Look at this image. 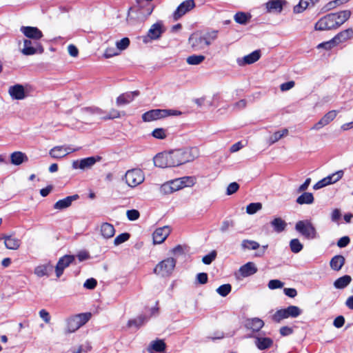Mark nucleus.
<instances>
[{
  "label": "nucleus",
  "mask_w": 353,
  "mask_h": 353,
  "mask_svg": "<svg viewBox=\"0 0 353 353\" xmlns=\"http://www.w3.org/2000/svg\"><path fill=\"white\" fill-rule=\"evenodd\" d=\"M90 316V313H81L68 317L65 320L64 334L68 335L75 332L89 321Z\"/></svg>",
  "instance_id": "nucleus-1"
},
{
  "label": "nucleus",
  "mask_w": 353,
  "mask_h": 353,
  "mask_svg": "<svg viewBox=\"0 0 353 353\" xmlns=\"http://www.w3.org/2000/svg\"><path fill=\"white\" fill-rule=\"evenodd\" d=\"M295 230L307 239L312 240L319 238V234L311 220L305 219L297 221Z\"/></svg>",
  "instance_id": "nucleus-2"
},
{
  "label": "nucleus",
  "mask_w": 353,
  "mask_h": 353,
  "mask_svg": "<svg viewBox=\"0 0 353 353\" xmlns=\"http://www.w3.org/2000/svg\"><path fill=\"white\" fill-rule=\"evenodd\" d=\"M181 112L177 110L154 109L143 114L142 119L145 122H150L167 117L170 115H179Z\"/></svg>",
  "instance_id": "nucleus-3"
},
{
  "label": "nucleus",
  "mask_w": 353,
  "mask_h": 353,
  "mask_svg": "<svg viewBox=\"0 0 353 353\" xmlns=\"http://www.w3.org/2000/svg\"><path fill=\"white\" fill-rule=\"evenodd\" d=\"M176 265V260L173 258H167L159 262L154 269V272L162 277L171 275Z\"/></svg>",
  "instance_id": "nucleus-4"
},
{
  "label": "nucleus",
  "mask_w": 353,
  "mask_h": 353,
  "mask_svg": "<svg viewBox=\"0 0 353 353\" xmlns=\"http://www.w3.org/2000/svg\"><path fill=\"white\" fill-rule=\"evenodd\" d=\"M124 179L129 187L135 188L144 181L145 175L141 169L134 168L125 172Z\"/></svg>",
  "instance_id": "nucleus-5"
},
{
  "label": "nucleus",
  "mask_w": 353,
  "mask_h": 353,
  "mask_svg": "<svg viewBox=\"0 0 353 353\" xmlns=\"http://www.w3.org/2000/svg\"><path fill=\"white\" fill-rule=\"evenodd\" d=\"M301 314V310L295 305H290L285 309H281L275 312L272 319L276 322L289 317L296 318Z\"/></svg>",
  "instance_id": "nucleus-6"
},
{
  "label": "nucleus",
  "mask_w": 353,
  "mask_h": 353,
  "mask_svg": "<svg viewBox=\"0 0 353 353\" xmlns=\"http://www.w3.org/2000/svg\"><path fill=\"white\" fill-rule=\"evenodd\" d=\"M43 49L39 41L24 39L23 41V48L21 52L23 54L29 56L37 53H42Z\"/></svg>",
  "instance_id": "nucleus-7"
},
{
  "label": "nucleus",
  "mask_w": 353,
  "mask_h": 353,
  "mask_svg": "<svg viewBox=\"0 0 353 353\" xmlns=\"http://www.w3.org/2000/svg\"><path fill=\"white\" fill-rule=\"evenodd\" d=\"M343 174V170H338L319 181L314 185L313 189L317 190L328 185L335 183L342 179Z\"/></svg>",
  "instance_id": "nucleus-8"
},
{
  "label": "nucleus",
  "mask_w": 353,
  "mask_h": 353,
  "mask_svg": "<svg viewBox=\"0 0 353 353\" xmlns=\"http://www.w3.org/2000/svg\"><path fill=\"white\" fill-rule=\"evenodd\" d=\"M100 157H90L80 160H75L72 163L73 169L85 170L90 169L97 161L101 160Z\"/></svg>",
  "instance_id": "nucleus-9"
},
{
  "label": "nucleus",
  "mask_w": 353,
  "mask_h": 353,
  "mask_svg": "<svg viewBox=\"0 0 353 353\" xmlns=\"http://www.w3.org/2000/svg\"><path fill=\"white\" fill-rule=\"evenodd\" d=\"M335 29L331 13L323 16L314 24V30L316 31H326Z\"/></svg>",
  "instance_id": "nucleus-10"
},
{
  "label": "nucleus",
  "mask_w": 353,
  "mask_h": 353,
  "mask_svg": "<svg viewBox=\"0 0 353 353\" xmlns=\"http://www.w3.org/2000/svg\"><path fill=\"white\" fill-rule=\"evenodd\" d=\"M165 30L161 22L154 23L149 29L147 36L144 37L143 41L147 43L148 42V39L156 40L159 39Z\"/></svg>",
  "instance_id": "nucleus-11"
},
{
  "label": "nucleus",
  "mask_w": 353,
  "mask_h": 353,
  "mask_svg": "<svg viewBox=\"0 0 353 353\" xmlns=\"http://www.w3.org/2000/svg\"><path fill=\"white\" fill-rule=\"evenodd\" d=\"M207 43L203 34H201L194 33L189 38V43L195 51L204 49L208 46Z\"/></svg>",
  "instance_id": "nucleus-12"
},
{
  "label": "nucleus",
  "mask_w": 353,
  "mask_h": 353,
  "mask_svg": "<svg viewBox=\"0 0 353 353\" xmlns=\"http://www.w3.org/2000/svg\"><path fill=\"white\" fill-rule=\"evenodd\" d=\"M195 7L194 0H186L183 1L176 8L173 14L174 19L178 20L187 12L192 10Z\"/></svg>",
  "instance_id": "nucleus-13"
},
{
  "label": "nucleus",
  "mask_w": 353,
  "mask_h": 353,
  "mask_svg": "<svg viewBox=\"0 0 353 353\" xmlns=\"http://www.w3.org/2000/svg\"><path fill=\"white\" fill-rule=\"evenodd\" d=\"M74 261L73 255H65L59 259L55 267L57 277L59 278L63 273L64 270Z\"/></svg>",
  "instance_id": "nucleus-14"
},
{
  "label": "nucleus",
  "mask_w": 353,
  "mask_h": 353,
  "mask_svg": "<svg viewBox=\"0 0 353 353\" xmlns=\"http://www.w3.org/2000/svg\"><path fill=\"white\" fill-rule=\"evenodd\" d=\"M20 31L28 39L39 41L43 37L42 32L37 27L21 26Z\"/></svg>",
  "instance_id": "nucleus-15"
},
{
  "label": "nucleus",
  "mask_w": 353,
  "mask_h": 353,
  "mask_svg": "<svg viewBox=\"0 0 353 353\" xmlns=\"http://www.w3.org/2000/svg\"><path fill=\"white\" fill-rule=\"evenodd\" d=\"M254 339V345L260 350L269 349L273 345V340L260 334L252 336Z\"/></svg>",
  "instance_id": "nucleus-16"
},
{
  "label": "nucleus",
  "mask_w": 353,
  "mask_h": 353,
  "mask_svg": "<svg viewBox=\"0 0 353 353\" xmlns=\"http://www.w3.org/2000/svg\"><path fill=\"white\" fill-rule=\"evenodd\" d=\"M337 114V110L329 111L316 123L313 125L311 130H319L324 126H326L336 117Z\"/></svg>",
  "instance_id": "nucleus-17"
},
{
  "label": "nucleus",
  "mask_w": 353,
  "mask_h": 353,
  "mask_svg": "<svg viewBox=\"0 0 353 353\" xmlns=\"http://www.w3.org/2000/svg\"><path fill=\"white\" fill-rule=\"evenodd\" d=\"M171 230L169 226H163L157 228L153 232L154 244H161L167 239L170 234Z\"/></svg>",
  "instance_id": "nucleus-18"
},
{
  "label": "nucleus",
  "mask_w": 353,
  "mask_h": 353,
  "mask_svg": "<svg viewBox=\"0 0 353 353\" xmlns=\"http://www.w3.org/2000/svg\"><path fill=\"white\" fill-rule=\"evenodd\" d=\"M180 190L181 187L177 178L164 183L160 187V191L163 194H170Z\"/></svg>",
  "instance_id": "nucleus-19"
},
{
  "label": "nucleus",
  "mask_w": 353,
  "mask_h": 353,
  "mask_svg": "<svg viewBox=\"0 0 353 353\" xmlns=\"http://www.w3.org/2000/svg\"><path fill=\"white\" fill-rule=\"evenodd\" d=\"M261 56V51L259 50H256L242 58L237 59L236 62L239 66L250 65L259 60Z\"/></svg>",
  "instance_id": "nucleus-20"
},
{
  "label": "nucleus",
  "mask_w": 353,
  "mask_h": 353,
  "mask_svg": "<svg viewBox=\"0 0 353 353\" xmlns=\"http://www.w3.org/2000/svg\"><path fill=\"white\" fill-rule=\"evenodd\" d=\"M155 166L161 168L172 167L170 161L169 152H161L157 154L153 159Z\"/></svg>",
  "instance_id": "nucleus-21"
},
{
  "label": "nucleus",
  "mask_w": 353,
  "mask_h": 353,
  "mask_svg": "<svg viewBox=\"0 0 353 353\" xmlns=\"http://www.w3.org/2000/svg\"><path fill=\"white\" fill-rule=\"evenodd\" d=\"M331 14L336 29L339 28L345 21H347L351 16V12L348 10H342L338 12H334Z\"/></svg>",
  "instance_id": "nucleus-22"
},
{
  "label": "nucleus",
  "mask_w": 353,
  "mask_h": 353,
  "mask_svg": "<svg viewBox=\"0 0 353 353\" xmlns=\"http://www.w3.org/2000/svg\"><path fill=\"white\" fill-rule=\"evenodd\" d=\"M183 164L194 161L199 157V150L196 147L181 149Z\"/></svg>",
  "instance_id": "nucleus-23"
},
{
  "label": "nucleus",
  "mask_w": 353,
  "mask_h": 353,
  "mask_svg": "<svg viewBox=\"0 0 353 353\" xmlns=\"http://www.w3.org/2000/svg\"><path fill=\"white\" fill-rule=\"evenodd\" d=\"M8 93L12 99L17 100H22L26 97L24 87L20 84L10 86L8 90Z\"/></svg>",
  "instance_id": "nucleus-24"
},
{
  "label": "nucleus",
  "mask_w": 353,
  "mask_h": 353,
  "mask_svg": "<svg viewBox=\"0 0 353 353\" xmlns=\"http://www.w3.org/2000/svg\"><path fill=\"white\" fill-rule=\"evenodd\" d=\"M100 233L103 239H111L115 234L114 227L111 223L107 222L103 223L100 226Z\"/></svg>",
  "instance_id": "nucleus-25"
},
{
  "label": "nucleus",
  "mask_w": 353,
  "mask_h": 353,
  "mask_svg": "<svg viewBox=\"0 0 353 353\" xmlns=\"http://www.w3.org/2000/svg\"><path fill=\"white\" fill-rule=\"evenodd\" d=\"M139 94L138 91L122 94L117 97V105L120 106L128 104L132 101L134 99L139 95Z\"/></svg>",
  "instance_id": "nucleus-26"
},
{
  "label": "nucleus",
  "mask_w": 353,
  "mask_h": 353,
  "mask_svg": "<svg viewBox=\"0 0 353 353\" xmlns=\"http://www.w3.org/2000/svg\"><path fill=\"white\" fill-rule=\"evenodd\" d=\"M79 199L78 194H74L72 196H68L63 199L59 200L54 205V208L56 210H63L68 208L72 203Z\"/></svg>",
  "instance_id": "nucleus-27"
},
{
  "label": "nucleus",
  "mask_w": 353,
  "mask_h": 353,
  "mask_svg": "<svg viewBox=\"0 0 353 353\" xmlns=\"http://www.w3.org/2000/svg\"><path fill=\"white\" fill-rule=\"evenodd\" d=\"M285 4V0H271L266 3V8L269 12L280 13Z\"/></svg>",
  "instance_id": "nucleus-28"
},
{
  "label": "nucleus",
  "mask_w": 353,
  "mask_h": 353,
  "mask_svg": "<svg viewBox=\"0 0 353 353\" xmlns=\"http://www.w3.org/2000/svg\"><path fill=\"white\" fill-rule=\"evenodd\" d=\"M257 272V268L252 262H248L239 269L241 275L243 277L250 276Z\"/></svg>",
  "instance_id": "nucleus-29"
},
{
  "label": "nucleus",
  "mask_w": 353,
  "mask_h": 353,
  "mask_svg": "<svg viewBox=\"0 0 353 353\" xmlns=\"http://www.w3.org/2000/svg\"><path fill=\"white\" fill-rule=\"evenodd\" d=\"M28 157L27 155L20 151L14 152L10 154L11 163L14 165H20L23 163L27 162Z\"/></svg>",
  "instance_id": "nucleus-30"
},
{
  "label": "nucleus",
  "mask_w": 353,
  "mask_h": 353,
  "mask_svg": "<svg viewBox=\"0 0 353 353\" xmlns=\"http://www.w3.org/2000/svg\"><path fill=\"white\" fill-rule=\"evenodd\" d=\"M334 38L338 45L344 43L353 38V30L352 28H347L339 32Z\"/></svg>",
  "instance_id": "nucleus-31"
},
{
  "label": "nucleus",
  "mask_w": 353,
  "mask_h": 353,
  "mask_svg": "<svg viewBox=\"0 0 353 353\" xmlns=\"http://www.w3.org/2000/svg\"><path fill=\"white\" fill-rule=\"evenodd\" d=\"M264 325V322L259 318H253L248 319L245 323V326L248 329L253 332H259Z\"/></svg>",
  "instance_id": "nucleus-32"
},
{
  "label": "nucleus",
  "mask_w": 353,
  "mask_h": 353,
  "mask_svg": "<svg viewBox=\"0 0 353 353\" xmlns=\"http://www.w3.org/2000/svg\"><path fill=\"white\" fill-rule=\"evenodd\" d=\"M4 244L6 248L9 250H17L21 245V241L19 239L13 236H4Z\"/></svg>",
  "instance_id": "nucleus-33"
},
{
  "label": "nucleus",
  "mask_w": 353,
  "mask_h": 353,
  "mask_svg": "<svg viewBox=\"0 0 353 353\" xmlns=\"http://www.w3.org/2000/svg\"><path fill=\"white\" fill-rule=\"evenodd\" d=\"M172 167L183 164L181 149L169 152Z\"/></svg>",
  "instance_id": "nucleus-34"
},
{
  "label": "nucleus",
  "mask_w": 353,
  "mask_h": 353,
  "mask_svg": "<svg viewBox=\"0 0 353 353\" xmlns=\"http://www.w3.org/2000/svg\"><path fill=\"white\" fill-rule=\"evenodd\" d=\"M345 259L342 255H336L330 262V268L334 271H339L345 264Z\"/></svg>",
  "instance_id": "nucleus-35"
},
{
  "label": "nucleus",
  "mask_w": 353,
  "mask_h": 353,
  "mask_svg": "<svg viewBox=\"0 0 353 353\" xmlns=\"http://www.w3.org/2000/svg\"><path fill=\"white\" fill-rule=\"evenodd\" d=\"M165 349V343L162 340L152 341L148 348L150 353L163 352Z\"/></svg>",
  "instance_id": "nucleus-36"
},
{
  "label": "nucleus",
  "mask_w": 353,
  "mask_h": 353,
  "mask_svg": "<svg viewBox=\"0 0 353 353\" xmlns=\"http://www.w3.org/2000/svg\"><path fill=\"white\" fill-rule=\"evenodd\" d=\"M270 224L274 228V230L277 233H280L284 231L287 226L286 222L279 217L274 219L270 222Z\"/></svg>",
  "instance_id": "nucleus-37"
},
{
  "label": "nucleus",
  "mask_w": 353,
  "mask_h": 353,
  "mask_svg": "<svg viewBox=\"0 0 353 353\" xmlns=\"http://www.w3.org/2000/svg\"><path fill=\"white\" fill-rule=\"evenodd\" d=\"M52 270V265L50 263L39 265L34 269V274L39 276L42 277L44 276H48L49 272Z\"/></svg>",
  "instance_id": "nucleus-38"
},
{
  "label": "nucleus",
  "mask_w": 353,
  "mask_h": 353,
  "mask_svg": "<svg viewBox=\"0 0 353 353\" xmlns=\"http://www.w3.org/2000/svg\"><path fill=\"white\" fill-rule=\"evenodd\" d=\"M181 189L184 188H190L194 185L196 182V179L192 176H185L180 178H177Z\"/></svg>",
  "instance_id": "nucleus-39"
},
{
  "label": "nucleus",
  "mask_w": 353,
  "mask_h": 353,
  "mask_svg": "<svg viewBox=\"0 0 353 353\" xmlns=\"http://www.w3.org/2000/svg\"><path fill=\"white\" fill-rule=\"evenodd\" d=\"M314 198L311 192H304L299 197H297L296 202L299 205L303 204H312L314 203Z\"/></svg>",
  "instance_id": "nucleus-40"
},
{
  "label": "nucleus",
  "mask_w": 353,
  "mask_h": 353,
  "mask_svg": "<svg viewBox=\"0 0 353 353\" xmlns=\"http://www.w3.org/2000/svg\"><path fill=\"white\" fill-rule=\"evenodd\" d=\"M288 134V130L286 128L283 129L280 131L275 132L272 135H271L268 139L269 145H272L279 141L284 137H286Z\"/></svg>",
  "instance_id": "nucleus-41"
},
{
  "label": "nucleus",
  "mask_w": 353,
  "mask_h": 353,
  "mask_svg": "<svg viewBox=\"0 0 353 353\" xmlns=\"http://www.w3.org/2000/svg\"><path fill=\"white\" fill-rule=\"evenodd\" d=\"M351 281L352 278L350 276L345 275L337 279L334 283V286L336 289H343L350 283Z\"/></svg>",
  "instance_id": "nucleus-42"
},
{
  "label": "nucleus",
  "mask_w": 353,
  "mask_h": 353,
  "mask_svg": "<svg viewBox=\"0 0 353 353\" xmlns=\"http://www.w3.org/2000/svg\"><path fill=\"white\" fill-rule=\"evenodd\" d=\"M49 154L52 158L61 159L65 157V151L63 150V146H55L52 148L49 152Z\"/></svg>",
  "instance_id": "nucleus-43"
},
{
  "label": "nucleus",
  "mask_w": 353,
  "mask_h": 353,
  "mask_svg": "<svg viewBox=\"0 0 353 353\" xmlns=\"http://www.w3.org/2000/svg\"><path fill=\"white\" fill-rule=\"evenodd\" d=\"M147 321V318L145 316L141 315L135 319H131L128 321V325L130 327H134L139 328Z\"/></svg>",
  "instance_id": "nucleus-44"
},
{
  "label": "nucleus",
  "mask_w": 353,
  "mask_h": 353,
  "mask_svg": "<svg viewBox=\"0 0 353 353\" xmlns=\"http://www.w3.org/2000/svg\"><path fill=\"white\" fill-rule=\"evenodd\" d=\"M241 248L244 250H255L260 248V244L255 241L244 239L241 242Z\"/></svg>",
  "instance_id": "nucleus-45"
},
{
  "label": "nucleus",
  "mask_w": 353,
  "mask_h": 353,
  "mask_svg": "<svg viewBox=\"0 0 353 353\" xmlns=\"http://www.w3.org/2000/svg\"><path fill=\"white\" fill-rule=\"evenodd\" d=\"M92 349L89 342H85L80 345L71 349L72 353H87Z\"/></svg>",
  "instance_id": "nucleus-46"
},
{
  "label": "nucleus",
  "mask_w": 353,
  "mask_h": 353,
  "mask_svg": "<svg viewBox=\"0 0 353 353\" xmlns=\"http://www.w3.org/2000/svg\"><path fill=\"white\" fill-rule=\"evenodd\" d=\"M205 57L203 55L193 54V55L189 56L186 59V62L189 65H199V64L201 63L205 60Z\"/></svg>",
  "instance_id": "nucleus-47"
},
{
  "label": "nucleus",
  "mask_w": 353,
  "mask_h": 353,
  "mask_svg": "<svg viewBox=\"0 0 353 353\" xmlns=\"http://www.w3.org/2000/svg\"><path fill=\"white\" fill-rule=\"evenodd\" d=\"M312 1V0H301L299 4L294 7V12L301 13L310 6Z\"/></svg>",
  "instance_id": "nucleus-48"
},
{
  "label": "nucleus",
  "mask_w": 353,
  "mask_h": 353,
  "mask_svg": "<svg viewBox=\"0 0 353 353\" xmlns=\"http://www.w3.org/2000/svg\"><path fill=\"white\" fill-rule=\"evenodd\" d=\"M290 248L292 252L299 253L303 250V245L298 239H293L290 241Z\"/></svg>",
  "instance_id": "nucleus-49"
},
{
  "label": "nucleus",
  "mask_w": 353,
  "mask_h": 353,
  "mask_svg": "<svg viewBox=\"0 0 353 353\" xmlns=\"http://www.w3.org/2000/svg\"><path fill=\"white\" fill-rule=\"evenodd\" d=\"M250 18V14H245V12H237L234 17V21L239 24L247 23Z\"/></svg>",
  "instance_id": "nucleus-50"
},
{
  "label": "nucleus",
  "mask_w": 353,
  "mask_h": 353,
  "mask_svg": "<svg viewBox=\"0 0 353 353\" xmlns=\"http://www.w3.org/2000/svg\"><path fill=\"white\" fill-rule=\"evenodd\" d=\"M130 234L128 232L120 234L114 239V245L118 246L129 240Z\"/></svg>",
  "instance_id": "nucleus-51"
},
{
  "label": "nucleus",
  "mask_w": 353,
  "mask_h": 353,
  "mask_svg": "<svg viewBox=\"0 0 353 353\" xmlns=\"http://www.w3.org/2000/svg\"><path fill=\"white\" fill-rule=\"evenodd\" d=\"M262 208L261 203H252L246 207V212L249 214H254Z\"/></svg>",
  "instance_id": "nucleus-52"
},
{
  "label": "nucleus",
  "mask_w": 353,
  "mask_h": 353,
  "mask_svg": "<svg viewBox=\"0 0 353 353\" xmlns=\"http://www.w3.org/2000/svg\"><path fill=\"white\" fill-rule=\"evenodd\" d=\"M231 290L232 286L230 284H223L219 286L216 291L219 295L226 296L231 292Z\"/></svg>",
  "instance_id": "nucleus-53"
},
{
  "label": "nucleus",
  "mask_w": 353,
  "mask_h": 353,
  "mask_svg": "<svg viewBox=\"0 0 353 353\" xmlns=\"http://www.w3.org/2000/svg\"><path fill=\"white\" fill-rule=\"evenodd\" d=\"M204 38L205 41L208 43H207L208 46H210L212 41H214L215 39H216L218 37V31L217 30H212L210 32H206L203 34Z\"/></svg>",
  "instance_id": "nucleus-54"
},
{
  "label": "nucleus",
  "mask_w": 353,
  "mask_h": 353,
  "mask_svg": "<svg viewBox=\"0 0 353 353\" xmlns=\"http://www.w3.org/2000/svg\"><path fill=\"white\" fill-rule=\"evenodd\" d=\"M336 46H338V44H337L336 41H335L334 38L333 37L330 41H327L319 43L317 46V48H319V49L324 48L325 50H330V49H332V48H334V47H335Z\"/></svg>",
  "instance_id": "nucleus-55"
},
{
  "label": "nucleus",
  "mask_w": 353,
  "mask_h": 353,
  "mask_svg": "<svg viewBox=\"0 0 353 353\" xmlns=\"http://www.w3.org/2000/svg\"><path fill=\"white\" fill-rule=\"evenodd\" d=\"M130 45V39L128 37H124L122 39L116 42L117 49L119 51L125 50Z\"/></svg>",
  "instance_id": "nucleus-56"
},
{
  "label": "nucleus",
  "mask_w": 353,
  "mask_h": 353,
  "mask_svg": "<svg viewBox=\"0 0 353 353\" xmlns=\"http://www.w3.org/2000/svg\"><path fill=\"white\" fill-rule=\"evenodd\" d=\"M152 135L156 139H164L167 137V133L163 128H156L152 131Z\"/></svg>",
  "instance_id": "nucleus-57"
},
{
  "label": "nucleus",
  "mask_w": 353,
  "mask_h": 353,
  "mask_svg": "<svg viewBox=\"0 0 353 353\" xmlns=\"http://www.w3.org/2000/svg\"><path fill=\"white\" fill-rule=\"evenodd\" d=\"M85 112L88 114H97L98 116H100L101 118L103 117L102 115L104 113V112L101 109L95 107L85 108Z\"/></svg>",
  "instance_id": "nucleus-58"
},
{
  "label": "nucleus",
  "mask_w": 353,
  "mask_h": 353,
  "mask_svg": "<svg viewBox=\"0 0 353 353\" xmlns=\"http://www.w3.org/2000/svg\"><path fill=\"white\" fill-rule=\"evenodd\" d=\"M216 256V251L213 250L210 254L204 256L202 259V261L203 263L209 265L215 259Z\"/></svg>",
  "instance_id": "nucleus-59"
},
{
  "label": "nucleus",
  "mask_w": 353,
  "mask_h": 353,
  "mask_svg": "<svg viewBox=\"0 0 353 353\" xmlns=\"http://www.w3.org/2000/svg\"><path fill=\"white\" fill-rule=\"evenodd\" d=\"M126 216L130 221H136L139 216V212L137 210H129L126 212Z\"/></svg>",
  "instance_id": "nucleus-60"
},
{
  "label": "nucleus",
  "mask_w": 353,
  "mask_h": 353,
  "mask_svg": "<svg viewBox=\"0 0 353 353\" xmlns=\"http://www.w3.org/2000/svg\"><path fill=\"white\" fill-rule=\"evenodd\" d=\"M283 283L277 279L270 280L268 283V288L271 290L281 288Z\"/></svg>",
  "instance_id": "nucleus-61"
},
{
  "label": "nucleus",
  "mask_w": 353,
  "mask_h": 353,
  "mask_svg": "<svg viewBox=\"0 0 353 353\" xmlns=\"http://www.w3.org/2000/svg\"><path fill=\"white\" fill-rule=\"evenodd\" d=\"M239 188V185L237 183L232 182V183H230L228 185V186L227 188V190H226L227 195H231V194L235 193L236 192H237Z\"/></svg>",
  "instance_id": "nucleus-62"
},
{
  "label": "nucleus",
  "mask_w": 353,
  "mask_h": 353,
  "mask_svg": "<svg viewBox=\"0 0 353 353\" xmlns=\"http://www.w3.org/2000/svg\"><path fill=\"white\" fill-rule=\"evenodd\" d=\"M39 314L45 323H49L50 322L51 316L47 310L42 309L39 311Z\"/></svg>",
  "instance_id": "nucleus-63"
},
{
  "label": "nucleus",
  "mask_w": 353,
  "mask_h": 353,
  "mask_svg": "<svg viewBox=\"0 0 353 353\" xmlns=\"http://www.w3.org/2000/svg\"><path fill=\"white\" fill-rule=\"evenodd\" d=\"M119 54L117 49H115L114 48H108L105 52H104V57L105 58H110L114 56H117Z\"/></svg>",
  "instance_id": "nucleus-64"
}]
</instances>
